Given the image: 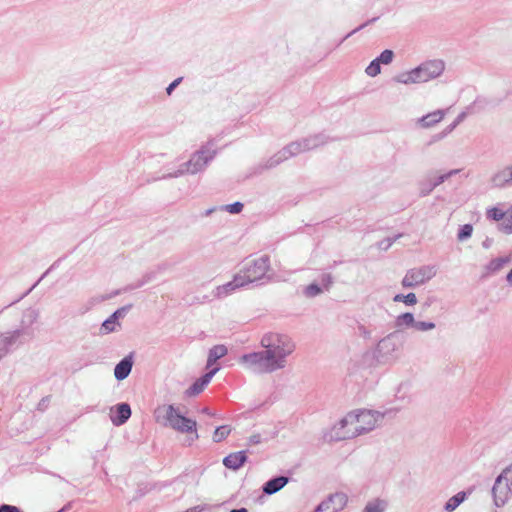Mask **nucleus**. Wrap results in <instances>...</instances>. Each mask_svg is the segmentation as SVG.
Listing matches in <instances>:
<instances>
[{
  "label": "nucleus",
  "mask_w": 512,
  "mask_h": 512,
  "mask_svg": "<svg viewBox=\"0 0 512 512\" xmlns=\"http://www.w3.org/2000/svg\"><path fill=\"white\" fill-rule=\"evenodd\" d=\"M512 487L502 478L498 477L493 486L494 501L497 506L504 505L510 498Z\"/></svg>",
  "instance_id": "7"
},
{
  "label": "nucleus",
  "mask_w": 512,
  "mask_h": 512,
  "mask_svg": "<svg viewBox=\"0 0 512 512\" xmlns=\"http://www.w3.org/2000/svg\"><path fill=\"white\" fill-rule=\"evenodd\" d=\"M395 302H404L407 305H415L417 303V298L414 293H409L407 295L397 294L394 297Z\"/></svg>",
  "instance_id": "21"
},
{
  "label": "nucleus",
  "mask_w": 512,
  "mask_h": 512,
  "mask_svg": "<svg viewBox=\"0 0 512 512\" xmlns=\"http://www.w3.org/2000/svg\"><path fill=\"white\" fill-rule=\"evenodd\" d=\"M384 502L380 500H376L374 502L369 503L364 512H382L384 510Z\"/></svg>",
  "instance_id": "22"
},
{
  "label": "nucleus",
  "mask_w": 512,
  "mask_h": 512,
  "mask_svg": "<svg viewBox=\"0 0 512 512\" xmlns=\"http://www.w3.org/2000/svg\"><path fill=\"white\" fill-rule=\"evenodd\" d=\"M465 497H466L465 492L457 493L455 496L451 497L448 500V502L446 503L445 509L448 512H452L465 500Z\"/></svg>",
  "instance_id": "19"
},
{
  "label": "nucleus",
  "mask_w": 512,
  "mask_h": 512,
  "mask_svg": "<svg viewBox=\"0 0 512 512\" xmlns=\"http://www.w3.org/2000/svg\"><path fill=\"white\" fill-rule=\"evenodd\" d=\"M219 370L218 367L212 369L210 372L206 373L203 377L196 380L191 387H189L186 390V395L188 397H194L200 394L204 388L208 385V383L211 381L212 377L215 375V373Z\"/></svg>",
  "instance_id": "8"
},
{
  "label": "nucleus",
  "mask_w": 512,
  "mask_h": 512,
  "mask_svg": "<svg viewBox=\"0 0 512 512\" xmlns=\"http://www.w3.org/2000/svg\"><path fill=\"white\" fill-rule=\"evenodd\" d=\"M266 348L264 352L244 355L242 361L255 366L258 372H272L284 366L285 357L292 353L294 345L288 337L270 333L261 341Z\"/></svg>",
  "instance_id": "1"
},
{
  "label": "nucleus",
  "mask_w": 512,
  "mask_h": 512,
  "mask_svg": "<svg viewBox=\"0 0 512 512\" xmlns=\"http://www.w3.org/2000/svg\"><path fill=\"white\" fill-rule=\"evenodd\" d=\"M191 164H192V162H190V163H189V166H191ZM188 170H189L190 172H192V173L196 172V170H195V169H192V168H190V167H188Z\"/></svg>",
  "instance_id": "38"
},
{
  "label": "nucleus",
  "mask_w": 512,
  "mask_h": 512,
  "mask_svg": "<svg viewBox=\"0 0 512 512\" xmlns=\"http://www.w3.org/2000/svg\"><path fill=\"white\" fill-rule=\"evenodd\" d=\"M231 432V428L228 425H222L216 428L213 434L214 442H221L224 440Z\"/></svg>",
  "instance_id": "20"
},
{
  "label": "nucleus",
  "mask_w": 512,
  "mask_h": 512,
  "mask_svg": "<svg viewBox=\"0 0 512 512\" xmlns=\"http://www.w3.org/2000/svg\"><path fill=\"white\" fill-rule=\"evenodd\" d=\"M434 327H435L434 323H431V322L419 321V322L415 323V328L420 331L430 330V329H433Z\"/></svg>",
  "instance_id": "29"
},
{
  "label": "nucleus",
  "mask_w": 512,
  "mask_h": 512,
  "mask_svg": "<svg viewBox=\"0 0 512 512\" xmlns=\"http://www.w3.org/2000/svg\"><path fill=\"white\" fill-rule=\"evenodd\" d=\"M243 209V204L241 202H235L233 204L227 205L225 210L232 214L240 213Z\"/></svg>",
  "instance_id": "28"
},
{
  "label": "nucleus",
  "mask_w": 512,
  "mask_h": 512,
  "mask_svg": "<svg viewBox=\"0 0 512 512\" xmlns=\"http://www.w3.org/2000/svg\"><path fill=\"white\" fill-rule=\"evenodd\" d=\"M324 505H319L315 512H323Z\"/></svg>",
  "instance_id": "37"
},
{
  "label": "nucleus",
  "mask_w": 512,
  "mask_h": 512,
  "mask_svg": "<svg viewBox=\"0 0 512 512\" xmlns=\"http://www.w3.org/2000/svg\"><path fill=\"white\" fill-rule=\"evenodd\" d=\"M0 512H20V510L16 506L4 504L0 506Z\"/></svg>",
  "instance_id": "33"
},
{
  "label": "nucleus",
  "mask_w": 512,
  "mask_h": 512,
  "mask_svg": "<svg viewBox=\"0 0 512 512\" xmlns=\"http://www.w3.org/2000/svg\"><path fill=\"white\" fill-rule=\"evenodd\" d=\"M512 487V465L500 475Z\"/></svg>",
  "instance_id": "31"
},
{
  "label": "nucleus",
  "mask_w": 512,
  "mask_h": 512,
  "mask_svg": "<svg viewBox=\"0 0 512 512\" xmlns=\"http://www.w3.org/2000/svg\"><path fill=\"white\" fill-rule=\"evenodd\" d=\"M320 288L317 285H310L306 289V293L309 296H315L320 293Z\"/></svg>",
  "instance_id": "32"
},
{
  "label": "nucleus",
  "mask_w": 512,
  "mask_h": 512,
  "mask_svg": "<svg viewBox=\"0 0 512 512\" xmlns=\"http://www.w3.org/2000/svg\"><path fill=\"white\" fill-rule=\"evenodd\" d=\"M131 368L132 362L128 359H123L116 365L114 375L118 380H123L129 375Z\"/></svg>",
  "instance_id": "16"
},
{
  "label": "nucleus",
  "mask_w": 512,
  "mask_h": 512,
  "mask_svg": "<svg viewBox=\"0 0 512 512\" xmlns=\"http://www.w3.org/2000/svg\"><path fill=\"white\" fill-rule=\"evenodd\" d=\"M246 461V454L243 451L231 453L223 460V464L230 469L240 468Z\"/></svg>",
  "instance_id": "11"
},
{
  "label": "nucleus",
  "mask_w": 512,
  "mask_h": 512,
  "mask_svg": "<svg viewBox=\"0 0 512 512\" xmlns=\"http://www.w3.org/2000/svg\"><path fill=\"white\" fill-rule=\"evenodd\" d=\"M507 281L512 284V269L511 271L507 274Z\"/></svg>",
  "instance_id": "35"
},
{
  "label": "nucleus",
  "mask_w": 512,
  "mask_h": 512,
  "mask_svg": "<svg viewBox=\"0 0 512 512\" xmlns=\"http://www.w3.org/2000/svg\"><path fill=\"white\" fill-rule=\"evenodd\" d=\"M472 231H473V228L471 225H469V224L464 225L458 234V239L464 240V239L470 237L472 234Z\"/></svg>",
  "instance_id": "27"
},
{
  "label": "nucleus",
  "mask_w": 512,
  "mask_h": 512,
  "mask_svg": "<svg viewBox=\"0 0 512 512\" xmlns=\"http://www.w3.org/2000/svg\"><path fill=\"white\" fill-rule=\"evenodd\" d=\"M131 416L130 406L126 403L120 404L117 406V420H113V422L117 425H121L125 423L129 417Z\"/></svg>",
  "instance_id": "17"
},
{
  "label": "nucleus",
  "mask_w": 512,
  "mask_h": 512,
  "mask_svg": "<svg viewBox=\"0 0 512 512\" xmlns=\"http://www.w3.org/2000/svg\"><path fill=\"white\" fill-rule=\"evenodd\" d=\"M445 65L441 60H431L421 64L419 67L404 74V83H420L427 82L438 77L444 71Z\"/></svg>",
  "instance_id": "5"
},
{
  "label": "nucleus",
  "mask_w": 512,
  "mask_h": 512,
  "mask_svg": "<svg viewBox=\"0 0 512 512\" xmlns=\"http://www.w3.org/2000/svg\"><path fill=\"white\" fill-rule=\"evenodd\" d=\"M445 115L446 112L441 109L430 112L418 119L417 125L423 129L432 128L440 123L444 119Z\"/></svg>",
  "instance_id": "9"
},
{
  "label": "nucleus",
  "mask_w": 512,
  "mask_h": 512,
  "mask_svg": "<svg viewBox=\"0 0 512 512\" xmlns=\"http://www.w3.org/2000/svg\"><path fill=\"white\" fill-rule=\"evenodd\" d=\"M346 503L347 496L343 493H336L320 505H324L323 512H336L342 509Z\"/></svg>",
  "instance_id": "10"
},
{
  "label": "nucleus",
  "mask_w": 512,
  "mask_h": 512,
  "mask_svg": "<svg viewBox=\"0 0 512 512\" xmlns=\"http://www.w3.org/2000/svg\"><path fill=\"white\" fill-rule=\"evenodd\" d=\"M202 160V157L200 155L197 156V162Z\"/></svg>",
  "instance_id": "39"
},
{
  "label": "nucleus",
  "mask_w": 512,
  "mask_h": 512,
  "mask_svg": "<svg viewBox=\"0 0 512 512\" xmlns=\"http://www.w3.org/2000/svg\"><path fill=\"white\" fill-rule=\"evenodd\" d=\"M501 229L505 233H511L512 232V210L508 214L505 213V217H504L503 222L501 224Z\"/></svg>",
  "instance_id": "23"
},
{
  "label": "nucleus",
  "mask_w": 512,
  "mask_h": 512,
  "mask_svg": "<svg viewBox=\"0 0 512 512\" xmlns=\"http://www.w3.org/2000/svg\"><path fill=\"white\" fill-rule=\"evenodd\" d=\"M509 262L508 257H499L491 260L486 266H485V275H491L493 273H496L503 269V267Z\"/></svg>",
  "instance_id": "14"
},
{
  "label": "nucleus",
  "mask_w": 512,
  "mask_h": 512,
  "mask_svg": "<svg viewBox=\"0 0 512 512\" xmlns=\"http://www.w3.org/2000/svg\"><path fill=\"white\" fill-rule=\"evenodd\" d=\"M182 81V78L179 77L175 79L168 87H167V94L170 95L172 91L180 84Z\"/></svg>",
  "instance_id": "34"
},
{
  "label": "nucleus",
  "mask_w": 512,
  "mask_h": 512,
  "mask_svg": "<svg viewBox=\"0 0 512 512\" xmlns=\"http://www.w3.org/2000/svg\"><path fill=\"white\" fill-rule=\"evenodd\" d=\"M487 215L489 218L495 220V221H500V220H503L504 217H505V212H503L502 210L494 207V208H491L488 210L487 212Z\"/></svg>",
  "instance_id": "25"
},
{
  "label": "nucleus",
  "mask_w": 512,
  "mask_h": 512,
  "mask_svg": "<svg viewBox=\"0 0 512 512\" xmlns=\"http://www.w3.org/2000/svg\"><path fill=\"white\" fill-rule=\"evenodd\" d=\"M122 312L123 309L117 310L107 320L103 322L101 329L104 333H109L115 330L116 320L119 316L122 315Z\"/></svg>",
  "instance_id": "18"
},
{
  "label": "nucleus",
  "mask_w": 512,
  "mask_h": 512,
  "mask_svg": "<svg viewBox=\"0 0 512 512\" xmlns=\"http://www.w3.org/2000/svg\"><path fill=\"white\" fill-rule=\"evenodd\" d=\"M366 73L372 77L378 75L380 73V62L377 59L373 60L366 68Z\"/></svg>",
  "instance_id": "24"
},
{
  "label": "nucleus",
  "mask_w": 512,
  "mask_h": 512,
  "mask_svg": "<svg viewBox=\"0 0 512 512\" xmlns=\"http://www.w3.org/2000/svg\"><path fill=\"white\" fill-rule=\"evenodd\" d=\"M230 512H248L246 508H240V509H233Z\"/></svg>",
  "instance_id": "36"
},
{
  "label": "nucleus",
  "mask_w": 512,
  "mask_h": 512,
  "mask_svg": "<svg viewBox=\"0 0 512 512\" xmlns=\"http://www.w3.org/2000/svg\"><path fill=\"white\" fill-rule=\"evenodd\" d=\"M268 262L267 256H251L247 258L233 281L223 288L226 291H231L262 278L268 270Z\"/></svg>",
  "instance_id": "3"
},
{
  "label": "nucleus",
  "mask_w": 512,
  "mask_h": 512,
  "mask_svg": "<svg viewBox=\"0 0 512 512\" xmlns=\"http://www.w3.org/2000/svg\"><path fill=\"white\" fill-rule=\"evenodd\" d=\"M287 482H288V478H286V477H277V478L271 479L265 484L263 491L266 494L276 493L281 488H283Z\"/></svg>",
  "instance_id": "13"
},
{
  "label": "nucleus",
  "mask_w": 512,
  "mask_h": 512,
  "mask_svg": "<svg viewBox=\"0 0 512 512\" xmlns=\"http://www.w3.org/2000/svg\"><path fill=\"white\" fill-rule=\"evenodd\" d=\"M154 415L158 422L163 418L172 429L181 433L191 434V441L198 439L196 421L181 415L173 405L159 406L155 410Z\"/></svg>",
  "instance_id": "4"
},
{
  "label": "nucleus",
  "mask_w": 512,
  "mask_h": 512,
  "mask_svg": "<svg viewBox=\"0 0 512 512\" xmlns=\"http://www.w3.org/2000/svg\"><path fill=\"white\" fill-rule=\"evenodd\" d=\"M379 414L369 410L348 413L333 430L338 439L355 437L372 430L378 422Z\"/></svg>",
  "instance_id": "2"
},
{
  "label": "nucleus",
  "mask_w": 512,
  "mask_h": 512,
  "mask_svg": "<svg viewBox=\"0 0 512 512\" xmlns=\"http://www.w3.org/2000/svg\"><path fill=\"white\" fill-rule=\"evenodd\" d=\"M493 182L497 187H503L512 183V167H507L499 171L494 177Z\"/></svg>",
  "instance_id": "12"
},
{
  "label": "nucleus",
  "mask_w": 512,
  "mask_h": 512,
  "mask_svg": "<svg viewBox=\"0 0 512 512\" xmlns=\"http://www.w3.org/2000/svg\"><path fill=\"white\" fill-rule=\"evenodd\" d=\"M400 321H402L403 323H405L406 325H414L415 326V321H414V317L411 313H404L402 315L399 316L398 318Z\"/></svg>",
  "instance_id": "30"
},
{
  "label": "nucleus",
  "mask_w": 512,
  "mask_h": 512,
  "mask_svg": "<svg viewBox=\"0 0 512 512\" xmlns=\"http://www.w3.org/2000/svg\"><path fill=\"white\" fill-rule=\"evenodd\" d=\"M393 59V51L391 50H384L380 56L377 58V60L380 62V63H383V64H389Z\"/></svg>",
  "instance_id": "26"
},
{
  "label": "nucleus",
  "mask_w": 512,
  "mask_h": 512,
  "mask_svg": "<svg viewBox=\"0 0 512 512\" xmlns=\"http://www.w3.org/2000/svg\"><path fill=\"white\" fill-rule=\"evenodd\" d=\"M434 272L432 268H418L409 270L402 280V286L412 288L428 281Z\"/></svg>",
  "instance_id": "6"
},
{
  "label": "nucleus",
  "mask_w": 512,
  "mask_h": 512,
  "mask_svg": "<svg viewBox=\"0 0 512 512\" xmlns=\"http://www.w3.org/2000/svg\"><path fill=\"white\" fill-rule=\"evenodd\" d=\"M227 354V348L224 345H216L209 351L207 367L212 366L216 361Z\"/></svg>",
  "instance_id": "15"
}]
</instances>
